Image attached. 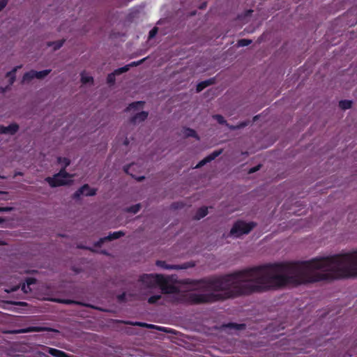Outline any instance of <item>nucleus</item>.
<instances>
[{"instance_id": "aec40b11", "label": "nucleus", "mask_w": 357, "mask_h": 357, "mask_svg": "<svg viewBox=\"0 0 357 357\" xmlns=\"http://www.w3.org/2000/svg\"><path fill=\"white\" fill-rule=\"evenodd\" d=\"M183 135L186 137H194V138H195L197 139H199V137L197 133L196 132V131L194 129H192V128H184V130H183Z\"/></svg>"}, {"instance_id": "39448f33", "label": "nucleus", "mask_w": 357, "mask_h": 357, "mask_svg": "<svg viewBox=\"0 0 357 357\" xmlns=\"http://www.w3.org/2000/svg\"><path fill=\"white\" fill-rule=\"evenodd\" d=\"M123 236H125V232L123 231H117L109 233L108 236L100 238L98 241L95 242L94 246L96 248H100L105 242L118 239Z\"/></svg>"}, {"instance_id": "2f4dec72", "label": "nucleus", "mask_w": 357, "mask_h": 357, "mask_svg": "<svg viewBox=\"0 0 357 357\" xmlns=\"http://www.w3.org/2000/svg\"><path fill=\"white\" fill-rule=\"evenodd\" d=\"M146 59V58H144L137 61H132V62L130 63L129 64H128L127 66L130 69L131 67H136V66L141 65L142 63H143L144 62V61Z\"/></svg>"}, {"instance_id": "5701e85b", "label": "nucleus", "mask_w": 357, "mask_h": 357, "mask_svg": "<svg viewBox=\"0 0 357 357\" xmlns=\"http://www.w3.org/2000/svg\"><path fill=\"white\" fill-rule=\"evenodd\" d=\"M35 75V70H31L29 72H26L24 74L22 77V82H29L32 80L33 79L36 78Z\"/></svg>"}, {"instance_id": "ddd939ff", "label": "nucleus", "mask_w": 357, "mask_h": 357, "mask_svg": "<svg viewBox=\"0 0 357 357\" xmlns=\"http://www.w3.org/2000/svg\"><path fill=\"white\" fill-rule=\"evenodd\" d=\"M36 279L34 278H27L25 282L20 283L21 289L24 293L31 291V285L36 284Z\"/></svg>"}, {"instance_id": "72a5a7b5", "label": "nucleus", "mask_w": 357, "mask_h": 357, "mask_svg": "<svg viewBox=\"0 0 357 357\" xmlns=\"http://www.w3.org/2000/svg\"><path fill=\"white\" fill-rule=\"evenodd\" d=\"M158 28L153 27L149 33V38L151 39L155 36L158 33Z\"/></svg>"}, {"instance_id": "c03bdc74", "label": "nucleus", "mask_w": 357, "mask_h": 357, "mask_svg": "<svg viewBox=\"0 0 357 357\" xmlns=\"http://www.w3.org/2000/svg\"><path fill=\"white\" fill-rule=\"evenodd\" d=\"M252 11V10H247V14H246V16H247V22H248V17H249V15L250 13H251Z\"/></svg>"}, {"instance_id": "3c124183", "label": "nucleus", "mask_w": 357, "mask_h": 357, "mask_svg": "<svg viewBox=\"0 0 357 357\" xmlns=\"http://www.w3.org/2000/svg\"><path fill=\"white\" fill-rule=\"evenodd\" d=\"M63 303H70L71 301L68 300V301H64Z\"/></svg>"}, {"instance_id": "bb28decb", "label": "nucleus", "mask_w": 357, "mask_h": 357, "mask_svg": "<svg viewBox=\"0 0 357 357\" xmlns=\"http://www.w3.org/2000/svg\"><path fill=\"white\" fill-rule=\"evenodd\" d=\"M64 42H65L64 40H60L53 42L52 43H49L48 45L49 46L53 45L54 50H56L60 49L63 46Z\"/></svg>"}, {"instance_id": "393cba45", "label": "nucleus", "mask_w": 357, "mask_h": 357, "mask_svg": "<svg viewBox=\"0 0 357 357\" xmlns=\"http://www.w3.org/2000/svg\"><path fill=\"white\" fill-rule=\"evenodd\" d=\"M226 328L234 330H240L245 327V324H236V323H229L225 325Z\"/></svg>"}, {"instance_id": "9b49d317", "label": "nucleus", "mask_w": 357, "mask_h": 357, "mask_svg": "<svg viewBox=\"0 0 357 357\" xmlns=\"http://www.w3.org/2000/svg\"><path fill=\"white\" fill-rule=\"evenodd\" d=\"M19 130V126L15 123H11L8 126H3L0 125V133L1 134H8L13 135H15Z\"/></svg>"}, {"instance_id": "0eeeda50", "label": "nucleus", "mask_w": 357, "mask_h": 357, "mask_svg": "<svg viewBox=\"0 0 357 357\" xmlns=\"http://www.w3.org/2000/svg\"><path fill=\"white\" fill-rule=\"evenodd\" d=\"M54 332V333H59V330L54 329L50 327L46 326H29L25 328H22L17 333H32V332Z\"/></svg>"}, {"instance_id": "58836bf2", "label": "nucleus", "mask_w": 357, "mask_h": 357, "mask_svg": "<svg viewBox=\"0 0 357 357\" xmlns=\"http://www.w3.org/2000/svg\"><path fill=\"white\" fill-rule=\"evenodd\" d=\"M259 167H260V165H257V167H253V168H251L249 169V171L247 172L248 174H252V173H254L256 171L259 170Z\"/></svg>"}, {"instance_id": "423d86ee", "label": "nucleus", "mask_w": 357, "mask_h": 357, "mask_svg": "<svg viewBox=\"0 0 357 357\" xmlns=\"http://www.w3.org/2000/svg\"><path fill=\"white\" fill-rule=\"evenodd\" d=\"M97 189L91 188L88 184H84L80 187L73 195V198L79 199L82 195L94 196L96 195Z\"/></svg>"}, {"instance_id": "473e14b6", "label": "nucleus", "mask_w": 357, "mask_h": 357, "mask_svg": "<svg viewBox=\"0 0 357 357\" xmlns=\"http://www.w3.org/2000/svg\"><path fill=\"white\" fill-rule=\"evenodd\" d=\"M81 81H82V84H87V83H90V82H93V79L91 76H84V75H82Z\"/></svg>"}, {"instance_id": "37998d69", "label": "nucleus", "mask_w": 357, "mask_h": 357, "mask_svg": "<svg viewBox=\"0 0 357 357\" xmlns=\"http://www.w3.org/2000/svg\"><path fill=\"white\" fill-rule=\"evenodd\" d=\"M172 206L173 208H178V202H177V203H173V204H172Z\"/></svg>"}, {"instance_id": "f3484780", "label": "nucleus", "mask_w": 357, "mask_h": 357, "mask_svg": "<svg viewBox=\"0 0 357 357\" xmlns=\"http://www.w3.org/2000/svg\"><path fill=\"white\" fill-rule=\"evenodd\" d=\"M22 66H17L15 67L12 70L8 72L6 77L9 79V84L12 85L15 80V74L18 69L21 68Z\"/></svg>"}, {"instance_id": "09e8293b", "label": "nucleus", "mask_w": 357, "mask_h": 357, "mask_svg": "<svg viewBox=\"0 0 357 357\" xmlns=\"http://www.w3.org/2000/svg\"><path fill=\"white\" fill-rule=\"evenodd\" d=\"M31 272L33 273V272H36V271L35 269H32V271H30V269H27V271H26L27 273H30Z\"/></svg>"}, {"instance_id": "f8f14e48", "label": "nucleus", "mask_w": 357, "mask_h": 357, "mask_svg": "<svg viewBox=\"0 0 357 357\" xmlns=\"http://www.w3.org/2000/svg\"><path fill=\"white\" fill-rule=\"evenodd\" d=\"M43 351L54 357H71L70 355L66 354V352L59 350L54 348H51L48 347H44Z\"/></svg>"}, {"instance_id": "2eb2a0df", "label": "nucleus", "mask_w": 357, "mask_h": 357, "mask_svg": "<svg viewBox=\"0 0 357 357\" xmlns=\"http://www.w3.org/2000/svg\"><path fill=\"white\" fill-rule=\"evenodd\" d=\"M156 265L160 268H193L195 266V264L183 265H167L165 261L160 260L156 261Z\"/></svg>"}, {"instance_id": "49530a36", "label": "nucleus", "mask_w": 357, "mask_h": 357, "mask_svg": "<svg viewBox=\"0 0 357 357\" xmlns=\"http://www.w3.org/2000/svg\"><path fill=\"white\" fill-rule=\"evenodd\" d=\"M124 145L127 146L129 144V141L128 138H126V139L123 142Z\"/></svg>"}, {"instance_id": "b1692460", "label": "nucleus", "mask_w": 357, "mask_h": 357, "mask_svg": "<svg viewBox=\"0 0 357 357\" xmlns=\"http://www.w3.org/2000/svg\"><path fill=\"white\" fill-rule=\"evenodd\" d=\"M51 73L50 69H47L41 71H36L35 70V77L36 79H43L46 76H47Z\"/></svg>"}, {"instance_id": "6ab92c4d", "label": "nucleus", "mask_w": 357, "mask_h": 357, "mask_svg": "<svg viewBox=\"0 0 357 357\" xmlns=\"http://www.w3.org/2000/svg\"><path fill=\"white\" fill-rule=\"evenodd\" d=\"M208 214V208L206 206H202L197 209L195 215V218L196 220H200L203 218H204Z\"/></svg>"}, {"instance_id": "f257e3e1", "label": "nucleus", "mask_w": 357, "mask_h": 357, "mask_svg": "<svg viewBox=\"0 0 357 357\" xmlns=\"http://www.w3.org/2000/svg\"><path fill=\"white\" fill-rule=\"evenodd\" d=\"M247 269V292L277 289L289 284L357 278V269Z\"/></svg>"}, {"instance_id": "de8ad7c7", "label": "nucleus", "mask_w": 357, "mask_h": 357, "mask_svg": "<svg viewBox=\"0 0 357 357\" xmlns=\"http://www.w3.org/2000/svg\"><path fill=\"white\" fill-rule=\"evenodd\" d=\"M73 271H75V272L76 273H80V271H81L82 269H77V268H75V269H73Z\"/></svg>"}, {"instance_id": "ea45409f", "label": "nucleus", "mask_w": 357, "mask_h": 357, "mask_svg": "<svg viewBox=\"0 0 357 357\" xmlns=\"http://www.w3.org/2000/svg\"><path fill=\"white\" fill-rule=\"evenodd\" d=\"M238 45L240 47L245 46V38H242V39L239 40L238 42Z\"/></svg>"}, {"instance_id": "f03ea898", "label": "nucleus", "mask_w": 357, "mask_h": 357, "mask_svg": "<svg viewBox=\"0 0 357 357\" xmlns=\"http://www.w3.org/2000/svg\"><path fill=\"white\" fill-rule=\"evenodd\" d=\"M245 269L240 273L203 279L198 282L203 289L212 291L207 294L189 293L185 301L191 305L212 303L245 294V280L243 279Z\"/></svg>"}, {"instance_id": "a211bd4d", "label": "nucleus", "mask_w": 357, "mask_h": 357, "mask_svg": "<svg viewBox=\"0 0 357 357\" xmlns=\"http://www.w3.org/2000/svg\"><path fill=\"white\" fill-rule=\"evenodd\" d=\"M121 322L125 324H127V325L142 326V327H146L148 328H155V326L154 325H153V324H146V323H143V322H139V321L134 322V321H121Z\"/></svg>"}, {"instance_id": "cd10ccee", "label": "nucleus", "mask_w": 357, "mask_h": 357, "mask_svg": "<svg viewBox=\"0 0 357 357\" xmlns=\"http://www.w3.org/2000/svg\"><path fill=\"white\" fill-rule=\"evenodd\" d=\"M352 102L350 100H342L340 102L339 105L343 109H349L351 107Z\"/></svg>"}, {"instance_id": "c85d7f7f", "label": "nucleus", "mask_w": 357, "mask_h": 357, "mask_svg": "<svg viewBox=\"0 0 357 357\" xmlns=\"http://www.w3.org/2000/svg\"><path fill=\"white\" fill-rule=\"evenodd\" d=\"M116 74H115L114 72L112 73H109L107 77V82L109 84V85H113L115 83V81H116V79H115V77H116Z\"/></svg>"}, {"instance_id": "8fccbe9b", "label": "nucleus", "mask_w": 357, "mask_h": 357, "mask_svg": "<svg viewBox=\"0 0 357 357\" xmlns=\"http://www.w3.org/2000/svg\"><path fill=\"white\" fill-rule=\"evenodd\" d=\"M251 42H252L251 40L247 39V42H246L247 46L248 45H250L251 43Z\"/></svg>"}, {"instance_id": "7c9ffc66", "label": "nucleus", "mask_w": 357, "mask_h": 357, "mask_svg": "<svg viewBox=\"0 0 357 357\" xmlns=\"http://www.w3.org/2000/svg\"><path fill=\"white\" fill-rule=\"evenodd\" d=\"M128 70H129V68L128 67L127 65H126L125 66H123V67H121V68H119L114 70V72L115 73V74H116V75H119L124 73Z\"/></svg>"}, {"instance_id": "a878e982", "label": "nucleus", "mask_w": 357, "mask_h": 357, "mask_svg": "<svg viewBox=\"0 0 357 357\" xmlns=\"http://www.w3.org/2000/svg\"><path fill=\"white\" fill-rule=\"evenodd\" d=\"M144 102H143V101L134 102L130 103L127 109L128 110L137 109L139 107H142L144 105Z\"/></svg>"}, {"instance_id": "a19ab883", "label": "nucleus", "mask_w": 357, "mask_h": 357, "mask_svg": "<svg viewBox=\"0 0 357 357\" xmlns=\"http://www.w3.org/2000/svg\"><path fill=\"white\" fill-rule=\"evenodd\" d=\"M20 288V286L19 285H16L13 287H12L10 290H7L8 292H10V291H17L18 289Z\"/></svg>"}, {"instance_id": "79ce46f5", "label": "nucleus", "mask_w": 357, "mask_h": 357, "mask_svg": "<svg viewBox=\"0 0 357 357\" xmlns=\"http://www.w3.org/2000/svg\"><path fill=\"white\" fill-rule=\"evenodd\" d=\"M10 211L9 208L7 207H0V211Z\"/></svg>"}, {"instance_id": "c9c22d12", "label": "nucleus", "mask_w": 357, "mask_h": 357, "mask_svg": "<svg viewBox=\"0 0 357 357\" xmlns=\"http://www.w3.org/2000/svg\"><path fill=\"white\" fill-rule=\"evenodd\" d=\"M126 293H123V294L119 295L117 298H118L119 301H120V302H126Z\"/></svg>"}, {"instance_id": "412c9836", "label": "nucleus", "mask_w": 357, "mask_h": 357, "mask_svg": "<svg viewBox=\"0 0 357 357\" xmlns=\"http://www.w3.org/2000/svg\"><path fill=\"white\" fill-rule=\"evenodd\" d=\"M57 162L62 165L61 169H64V170H66V167L70 164V160L66 157H58Z\"/></svg>"}, {"instance_id": "c756f323", "label": "nucleus", "mask_w": 357, "mask_h": 357, "mask_svg": "<svg viewBox=\"0 0 357 357\" xmlns=\"http://www.w3.org/2000/svg\"><path fill=\"white\" fill-rule=\"evenodd\" d=\"M161 298L160 295H153L149 298L148 303L149 304H155Z\"/></svg>"}, {"instance_id": "dca6fc26", "label": "nucleus", "mask_w": 357, "mask_h": 357, "mask_svg": "<svg viewBox=\"0 0 357 357\" xmlns=\"http://www.w3.org/2000/svg\"><path fill=\"white\" fill-rule=\"evenodd\" d=\"M214 82H215V78H210L208 79L200 82L197 85V87H196L197 92L202 91V90H204L207 86L214 84Z\"/></svg>"}, {"instance_id": "f704fd0d", "label": "nucleus", "mask_w": 357, "mask_h": 357, "mask_svg": "<svg viewBox=\"0 0 357 357\" xmlns=\"http://www.w3.org/2000/svg\"><path fill=\"white\" fill-rule=\"evenodd\" d=\"M8 0H0V12L6 6Z\"/></svg>"}, {"instance_id": "4c0bfd02", "label": "nucleus", "mask_w": 357, "mask_h": 357, "mask_svg": "<svg viewBox=\"0 0 357 357\" xmlns=\"http://www.w3.org/2000/svg\"><path fill=\"white\" fill-rule=\"evenodd\" d=\"M255 226V224L254 222H249L247 223V234L252 230Z\"/></svg>"}, {"instance_id": "a18cd8bd", "label": "nucleus", "mask_w": 357, "mask_h": 357, "mask_svg": "<svg viewBox=\"0 0 357 357\" xmlns=\"http://www.w3.org/2000/svg\"><path fill=\"white\" fill-rule=\"evenodd\" d=\"M136 179L138 181H142V180L144 179V176H139L137 178H136Z\"/></svg>"}, {"instance_id": "e433bc0d", "label": "nucleus", "mask_w": 357, "mask_h": 357, "mask_svg": "<svg viewBox=\"0 0 357 357\" xmlns=\"http://www.w3.org/2000/svg\"><path fill=\"white\" fill-rule=\"evenodd\" d=\"M134 164L126 165L123 167V170L126 174H130L129 171L132 168Z\"/></svg>"}, {"instance_id": "20e7f679", "label": "nucleus", "mask_w": 357, "mask_h": 357, "mask_svg": "<svg viewBox=\"0 0 357 357\" xmlns=\"http://www.w3.org/2000/svg\"><path fill=\"white\" fill-rule=\"evenodd\" d=\"M71 178L72 176L68 174L66 170L61 169L60 171L53 176L45 178V181L52 188H56L68 184L70 182V178Z\"/></svg>"}, {"instance_id": "1a4fd4ad", "label": "nucleus", "mask_w": 357, "mask_h": 357, "mask_svg": "<svg viewBox=\"0 0 357 357\" xmlns=\"http://www.w3.org/2000/svg\"><path fill=\"white\" fill-rule=\"evenodd\" d=\"M213 119L216 120L219 124L226 125V126H227L231 130H234L245 126V121H242L237 126L230 125L225 121V118L220 114L213 115Z\"/></svg>"}, {"instance_id": "9d476101", "label": "nucleus", "mask_w": 357, "mask_h": 357, "mask_svg": "<svg viewBox=\"0 0 357 357\" xmlns=\"http://www.w3.org/2000/svg\"><path fill=\"white\" fill-rule=\"evenodd\" d=\"M222 151L221 149L214 151L211 154H209L204 159H202L201 161H199V163L196 165L195 168H200L205 165L206 163L215 160L218 156H219L222 153Z\"/></svg>"}, {"instance_id": "4be33fe9", "label": "nucleus", "mask_w": 357, "mask_h": 357, "mask_svg": "<svg viewBox=\"0 0 357 357\" xmlns=\"http://www.w3.org/2000/svg\"><path fill=\"white\" fill-rule=\"evenodd\" d=\"M141 208H142L141 204H136L135 205H132V206H130L129 207H127L125 209V211L127 212V213H130L136 214V213H137L139 211Z\"/></svg>"}, {"instance_id": "4468645a", "label": "nucleus", "mask_w": 357, "mask_h": 357, "mask_svg": "<svg viewBox=\"0 0 357 357\" xmlns=\"http://www.w3.org/2000/svg\"><path fill=\"white\" fill-rule=\"evenodd\" d=\"M148 115L149 113L145 111L138 112L130 119V121L132 124L144 121L147 119Z\"/></svg>"}, {"instance_id": "6e6552de", "label": "nucleus", "mask_w": 357, "mask_h": 357, "mask_svg": "<svg viewBox=\"0 0 357 357\" xmlns=\"http://www.w3.org/2000/svg\"><path fill=\"white\" fill-rule=\"evenodd\" d=\"M244 234H245V222L238 221L231 227L229 235L238 237Z\"/></svg>"}, {"instance_id": "7ed1b4c3", "label": "nucleus", "mask_w": 357, "mask_h": 357, "mask_svg": "<svg viewBox=\"0 0 357 357\" xmlns=\"http://www.w3.org/2000/svg\"><path fill=\"white\" fill-rule=\"evenodd\" d=\"M146 277L150 278V282L152 284L159 287L164 294L179 293L178 287L174 285L169 277H165L162 275H146Z\"/></svg>"}]
</instances>
